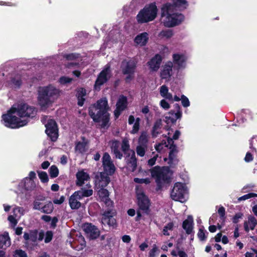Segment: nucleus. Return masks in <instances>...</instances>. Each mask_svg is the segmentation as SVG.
Masks as SVG:
<instances>
[{"label":"nucleus","instance_id":"nucleus-45","mask_svg":"<svg viewBox=\"0 0 257 257\" xmlns=\"http://www.w3.org/2000/svg\"><path fill=\"white\" fill-rule=\"evenodd\" d=\"M14 257H28L26 252L22 249H16L14 252Z\"/></svg>","mask_w":257,"mask_h":257},{"label":"nucleus","instance_id":"nucleus-22","mask_svg":"<svg viewBox=\"0 0 257 257\" xmlns=\"http://www.w3.org/2000/svg\"><path fill=\"white\" fill-rule=\"evenodd\" d=\"M173 63L171 62H168L163 68L161 72V77L162 79L169 80L172 75Z\"/></svg>","mask_w":257,"mask_h":257},{"label":"nucleus","instance_id":"nucleus-4","mask_svg":"<svg viewBox=\"0 0 257 257\" xmlns=\"http://www.w3.org/2000/svg\"><path fill=\"white\" fill-rule=\"evenodd\" d=\"M183 20V15L173 11L171 6L163 5L161 9V21L165 27H174L181 23Z\"/></svg>","mask_w":257,"mask_h":257},{"label":"nucleus","instance_id":"nucleus-37","mask_svg":"<svg viewBox=\"0 0 257 257\" xmlns=\"http://www.w3.org/2000/svg\"><path fill=\"white\" fill-rule=\"evenodd\" d=\"M44 232L43 230L38 231L34 230L33 231V242L36 240L42 241L44 237Z\"/></svg>","mask_w":257,"mask_h":257},{"label":"nucleus","instance_id":"nucleus-15","mask_svg":"<svg viewBox=\"0 0 257 257\" xmlns=\"http://www.w3.org/2000/svg\"><path fill=\"white\" fill-rule=\"evenodd\" d=\"M82 228L87 236L90 239H96L100 235L99 229L96 226L92 225L91 223H85Z\"/></svg>","mask_w":257,"mask_h":257},{"label":"nucleus","instance_id":"nucleus-27","mask_svg":"<svg viewBox=\"0 0 257 257\" xmlns=\"http://www.w3.org/2000/svg\"><path fill=\"white\" fill-rule=\"evenodd\" d=\"M120 145V144L118 141L113 140L111 142V151L116 159H121L123 157L122 153L119 150Z\"/></svg>","mask_w":257,"mask_h":257},{"label":"nucleus","instance_id":"nucleus-21","mask_svg":"<svg viewBox=\"0 0 257 257\" xmlns=\"http://www.w3.org/2000/svg\"><path fill=\"white\" fill-rule=\"evenodd\" d=\"M81 188L80 190L75 191L78 193V195H80L81 198L83 197H88L92 195L93 190L92 186L89 183H86V185L81 186Z\"/></svg>","mask_w":257,"mask_h":257},{"label":"nucleus","instance_id":"nucleus-64","mask_svg":"<svg viewBox=\"0 0 257 257\" xmlns=\"http://www.w3.org/2000/svg\"><path fill=\"white\" fill-rule=\"evenodd\" d=\"M253 158L251 154L249 152H247L245 156L244 161L246 162H249L252 161L253 160Z\"/></svg>","mask_w":257,"mask_h":257},{"label":"nucleus","instance_id":"nucleus-48","mask_svg":"<svg viewBox=\"0 0 257 257\" xmlns=\"http://www.w3.org/2000/svg\"><path fill=\"white\" fill-rule=\"evenodd\" d=\"M108 208H113V203L109 197L102 201Z\"/></svg>","mask_w":257,"mask_h":257},{"label":"nucleus","instance_id":"nucleus-47","mask_svg":"<svg viewBox=\"0 0 257 257\" xmlns=\"http://www.w3.org/2000/svg\"><path fill=\"white\" fill-rule=\"evenodd\" d=\"M72 81V79L68 77L63 76L60 78L59 82L62 84L69 83Z\"/></svg>","mask_w":257,"mask_h":257},{"label":"nucleus","instance_id":"nucleus-55","mask_svg":"<svg viewBox=\"0 0 257 257\" xmlns=\"http://www.w3.org/2000/svg\"><path fill=\"white\" fill-rule=\"evenodd\" d=\"M78 55L76 54L71 53L69 54H65L64 57L68 60H74L78 58Z\"/></svg>","mask_w":257,"mask_h":257},{"label":"nucleus","instance_id":"nucleus-20","mask_svg":"<svg viewBox=\"0 0 257 257\" xmlns=\"http://www.w3.org/2000/svg\"><path fill=\"white\" fill-rule=\"evenodd\" d=\"M125 159L128 167L132 172H134L136 170L137 165V161L135 151H130V153L126 155Z\"/></svg>","mask_w":257,"mask_h":257},{"label":"nucleus","instance_id":"nucleus-17","mask_svg":"<svg viewBox=\"0 0 257 257\" xmlns=\"http://www.w3.org/2000/svg\"><path fill=\"white\" fill-rule=\"evenodd\" d=\"M127 105V97L122 95H120L116 104V109L114 111L116 118L119 116L121 112L126 108Z\"/></svg>","mask_w":257,"mask_h":257},{"label":"nucleus","instance_id":"nucleus-8","mask_svg":"<svg viewBox=\"0 0 257 257\" xmlns=\"http://www.w3.org/2000/svg\"><path fill=\"white\" fill-rule=\"evenodd\" d=\"M138 210L137 211V220L140 219L142 213L148 214L150 212V201L144 193H139L137 194Z\"/></svg>","mask_w":257,"mask_h":257},{"label":"nucleus","instance_id":"nucleus-18","mask_svg":"<svg viewBox=\"0 0 257 257\" xmlns=\"http://www.w3.org/2000/svg\"><path fill=\"white\" fill-rule=\"evenodd\" d=\"M136 67V63L133 60H124L121 65V68L123 74H134Z\"/></svg>","mask_w":257,"mask_h":257},{"label":"nucleus","instance_id":"nucleus-53","mask_svg":"<svg viewBox=\"0 0 257 257\" xmlns=\"http://www.w3.org/2000/svg\"><path fill=\"white\" fill-rule=\"evenodd\" d=\"M169 92V89L167 86L164 85H162L160 89V93L162 97L165 96V95Z\"/></svg>","mask_w":257,"mask_h":257},{"label":"nucleus","instance_id":"nucleus-12","mask_svg":"<svg viewBox=\"0 0 257 257\" xmlns=\"http://www.w3.org/2000/svg\"><path fill=\"white\" fill-rule=\"evenodd\" d=\"M111 76L110 66L109 64H107L98 75L95 82L94 89L99 90L100 86L106 83L110 79Z\"/></svg>","mask_w":257,"mask_h":257},{"label":"nucleus","instance_id":"nucleus-25","mask_svg":"<svg viewBox=\"0 0 257 257\" xmlns=\"http://www.w3.org/2000/svg\"><path fill=\"white\" fill-rule=\"evenodd\" d=\"M161 62L162 58L161 56L157 54L148 62V64L151 71H157L160 68Z\"/></svg>","mask_w":257,"mask_h":257},{"label":"nucleus","instance_id":"nucleus-6","mask_svg":"<svg viewBox=\"0 0 257 257\" xmlns=\"http://www.w3.org/2000/svg\"><path fill=\"white\" fill-rule=\"evenodd\" d=\"M157 13V8L155 5L151 4L142 10L137 16L139 23H145L152 21L155 19Z\"/></svg>","mask_w":257,"mask_h":257},{"label":"nucleus","instance_id":"nucleus-59","mask_svg":"<svg viewBox=\"0 0 257 257\" xmlns=\"http://www.w3.org/2000/svg\"><path fill=\"white\" fill-rule=\"evenodd\" d=\"M140 129V124L138 123H134V124L133 127V129L131 131V133L133 134H135L138 132Z\"/></svg>","mask_w":257,"mask_h":257},{"label":"nucleus","instance_id":"nucleus-57","mask_svg":"<svg viewBox=\"0 0 257 257\" xmlns=\"http://www.w3.org/2000/svg\"><path fill=\"white\" fill-rule=\"evenodd\" d=\"M218 213L221 219L224 220L225 213V208L223 206L220 207L218 210Z\"/></svg>","mask_w":257,"mask_h":257},{"label":"nucleus","instance_id":"nucleus-23","mask_svg":"<svg viewBox=\"0 0 257 257\" xmlns=\"http://www.w3.org/2000/svg\"><path fill=\"white\" fill-rule=\"evenodd\" d=\"M80 195H78V193L75 192L69 198V204L72 209H78L81 207V203L79 202V200L81 199Z\"/></svg>","mask_w":257,"mask_h":257},{"label":"nucleus","instance_id":"nucleus-51","mask_svg":"<svg viewBox=\"0 0 257 257\" xmlns=\"http://www.w3.org/2000/svg\"><path fill=\"white\" fill-rule=\"evenodd\" d=\"M197 235L198 238L201 241L205 240L206 238L204 230L202 228H199Z\"/></svg>","mask_w":257,"mask_h":257},{"label":"nucleus","instance_id":"nucleus-31","mask_svg":"<svg viewBox=\"0 0 257 257\" xmlns=\"http://www.w3.org/2000/svg\"><path fill=\"white\" fill-rule=\"evenodd\" d=\"M149 40V35L147 32H144L138 35L135 38V43L141 46L146 45Z\"/></svg>","mask_w":257,"mask_h":257},{"label":"nucleus","instance_id":"nucleus-1","mask_svg":"<svg viewBox=\"0 0 257 257\" xmlns=\"http://www.w3.org/2000/svg\"><path fill=\"white\" fill-rule=\"evenodd\" d=\"M31 107L23 102L14 104L7 111V113L2 116L4 124L8 127L17 128L25 125L28 121L26 120H21V117H30Z\"/></svg>","mask_w":257,"mask_h":257},{"label":"nucleus","instance_id":"nucleus-41","mask_svg":"<svg viewBox=\"0 0 257 257\" xmlns=\"http://www.w3.org/2000/svg\"><path fill=\"white\" fill-rule=\"evenodd\" d=\"M249 226V228L251 230H253L257 224V221L256 218L253 216H249L248 217V221L246 222Z\"/></svg>","mask_w":257,"mask_h":257},{"label":"nucleus","instance_id":"nucleus-44","mask_svg":"<svg viewBox=\"0 0 257 257\" xmlns=\"http://www.w3.org/2000/svg\"><path fill=\"white\" fill-rule=\"evenodd\" d=\"M38 176L43 183L47 182L49 180L47 174L45 172H38Z\"/></svg>","mask_w":257,"mask_h":257},{"label":"nucleus","instance_id":"nucleus-5","mask_svg":"<svg viewBox=\"0 0 257 257\" xmlns=\"http://www.w3.org/2000/svg\"><path fill=\"white\" fill-rule=\"evenodd\" d=\"M152 176L155 178L156 182L159 189H161L165 183L170 182L171 173L168 167L161 168L155 166L150 170Z\"/></svg>","mask_w":257,"mask_h":257},{"label":"nucleus","instance_id":"nucleus-50","mask_svg":"<svg viewBox=\"0 0 257 257\" xmlns=\"http://www.w3.org/2000/svg\"><path fill=\"white\" fill-rule=\"evenodd\" d=\"M160 35L163 37L169 38L173 36V32L171 30L163 31L161 32Z\"/></svg>","mask_w":257,"mask_h":257},{"label":"nucleus","instance_id":"nucleus-7","mask_svg":"<svg viewBox=\"0 0 257 257\" xmlns=\"http://www.w3.org/2000/svg\"><path fill=\"white\" fill-rule=\"evenodd\" d=\"M42 121L46 127V133L53 142L58 138V128L55 121L48 116H43Z\"/></svg>","mask_w":257,"mask_h":257},{"label":"nucleus","instance_id":"nucleus-35","mask_svg":"<svg viewBox=\"0 0 257 257\" xmlns=\"http://www.w3.org/2000/svg\"><path fill=\"white\" fill-rule=\"evenodd\" d=\"M121 148L122 152L125 154H128V153H130V151H132L130 149V146L129 144V141L127 138H124L121 144Z\"/></svg>","mask_w":257,"mask_h":257},{"label":"nucleus","instance_id":"nucleus-24","mask_svg":"<svg viewBox=\"0 0 257 257\" xmlns=\"http://www.w3.org/2000/svg\"><path fill=\"white\" fill-rule=\"evenodd\" d=\"M76 185L77 186H82L84 184L85 181L87 182L90 180L89 174L83 170L79 171L76 173Z\"/></svg>","mask_w":257,"mask_h":257},{"label":"nucleus","instance_id":"nucleus-34","mask_svg":"<svg viewBox=\"0 0 257 257\" xmlns=\"http://www.w3.org/2000/svg\"><path fill=\"white\" fill-rule=\"evenodd\" d=\"M10 245V240L8 235H0V248H6Z\"/></svg>","mask_w":257,"mask_h":257},{"label":"nucleus","instance_id":"nucleus-29","mask_svg":"<svg viewBox=\"0 0 257 257\" xmlns=\"http://www.w3.org/2000/svg\"><path fill=\"white\" fill-rule=\"evenodd\" d=\"M173 58V62L175 65H177L178 69L185 67L186 58L184 55L175 54Z\"/></svg>","mask_w":257,"mask_h":257},{"label":"nucleus","instance_id":"nucleus-58","mask_svg":"<svg viewBox=\"0 0 257 257\" xmlns=\"http://www.w3.org/2000/svg\"><path fill=\"white\" fill-rule=\"evenodd\" d=\"M86 95V90L83 88H80L78 89L76 94L77 97H80L81 96L84 97Z\"/></svg>","mask_w":257,"mask_h":257},{"label":"nucleus","instance_id":"nucleus-49","mask_svg":"<svg viewBox=\"0 0 257 257\" xmlns=\"http://www.w3.org/2000/svg\"><path fill=\"white\" fill-rule=\"evenodd\" d=\"M181 100L182 102V104L184 107H186L190 105V102L189 101V99L185 95H182L181 96Z\"/></svg>","mask_w":257,"mask_h":257},{"label":"nucleus","instance_id":"nucleus-14","mask_svg":"<svg viewBox=\"0 0 257 257\" xmlns=\"http://www.w3.org/2000/svg\"><path fill=\"white\" fill-rule=\"evenodd\" d=\"M102 162L104 171V173L109 175H112L115 171V167L108 153L105 152L104 153L102 158Z\"/></svg>","mask_w":257,"mask_h":257},{"label":"nucleus","instance_id":"nucleus-43","mask_svg":"<svg viewBox=\"0 0 257 257\" xmlns=\"http://www.w3.org/2000/svg\"><path fill=\"white\" fill-rule=\"evenodd\" d=\"M174 227L173 222L168 223L164 227L163 230V234L165 235L169 236L170 234L168 233V230H172Z\"/></svg>","mask_w":257,"mask_h":257},{"label":"nucleus","instance_id":"nucleus-32","mask_svg":"<svg viewBox=\"0 0 257 257\" xmlns=\"http://www.w3.org/2000/svg\"><path fill=\"white\" fill-rule=\"evenodd\" d=\"M169 116H165V121L166 123H174L176 122L177 119H179L181 117L180 113L175 112L174 110H171L169 112Z\"/></svg>","mask_w":257,"mask_h":257},{"label":"nucleus","instance_id":"nucleus-9","mask_svg":"<svg viewBox=\"0 0 257 257\" xmlns=\"http://www.w3.org/2000/svg\"><path fill=\"white\" fill-rule=\"evenodd\" d=\"M166 147L168 148L170 151L168 158H164V161H168V164L170 167H174L178 163V160L177 158V154L178 153L177 147L174 144V141H172V139L169 137L168 138V144L166 145Z\"/></svg>","mask_w":257,"mask_h":257},{"label":"nucleus","instance_id":"nucleus-2","mask_svg":"<svg viewBox=\"0 0 257 257\" xmlns=\"http://www.w3.org/2000/svg\"><path fill=\"white\" fill-rule=\"evenodd\" d=\"M108 109L107 99L102 98L89 107V114L94 121L100 122L101 127L105 128L109 119L107 113Z\"/></svg>","mask_w":257,"mask_h":257},{"label":"nucleus","instance_id":"nucleus-42","mask_svg":"<svg viewBox=\"0 0 257 257\" xmlns=\"http://www.w3.org/2000/svg\"><path fill=\"white\" fill-rule=\"evenodd\" d=\"M147 147H144L143 146L139 145L137 146V149H136V151H137V154L141 157L144 156L145 153H146V150L147 149Z\"/></svg>","mask_w":257,"mask_h":257},{"label":"nucleus","instance_id":"nucleus-60","mask_svg":"<svg viewBox=\"0 0 257 257\" xmlns=\"http://www.w3.org/2000/svg\"><path fill=\"white\" fill-rule=\"evenodd\" d=\"M165 144V145L167 144L166 142H164V143L163 142L162 143H160L157 145L155 146V149L158 153H161L163 149V145Z\"/></svg>","mask_w":257,"mask_h":257},{"label":"nucleus","instance_id":"nucleus-3","mask_svg":"<svg viewBox=\"0 0 257 257\" xmlns=\"http://www.w3.org/2000/svg\"><path fill=\"white\" fill-rule=\"evenodd\" d=\"M61 91L52 85L40 87L38 100L41 107H47L53 103L60 96Z\"/></svg>","mask_w":257,"mask_h":257},{"label":"nucleus","instance_id":"nucleus-13","mask_svg":"<svg viewBox=\"0 0 257 257\" xmlns=\"http://www.w3.org/2000/svg\"><path fill=\"white\" fill-rule=\"evenodd\" d=\"M186 190L183 185L180 183H176L171 193L172 199L183 202L185 201Z\"/></svg>","mask_w":257,"mask_h":257},{"label":"nucleus","instance_id":"nucleus-30","mask_svg":"<svg viewBox=\"0 0 257 257\" xmlns=\"http://www.w3.org/2000/svg\"><path fill=\"white\" fill-rule=\"evenodd\" d=\"M182 227L185 230L186 233L190 234L192 233L193 228V219L192 216H188L182 224Z\"/></svg>","mask_w":257,"mask_h":257},{"label":"nucleus","instance_id":"nucleus-19","mask_svg":"<svg viewBox=\"0 0 257 257\" xmlns=\"http://www.w3.org/2000/svg\"><path fill=\"white\" fill-rule=\"evenodd\" d=\"M29 177L24 179L19 184V190L22 193L24 191L31 190L32 188V171L29 172Z\"/></svg>","mask_w":257,"mask_h":257},{"label":"nucleus","instance_id":"nucleus-61","mask_svg":"<svg viewBox=\"0 0 257 257\" xmlns=\"http://www.w3.org/2000/svg\"><path fill=\"white\" fill-rule=\"evenodd\" d=\"M160 105L165 109H168L170 107L169 104L164 99L160 101Z\"/></svg>","mask_w":257,"mask_h":257},{"label":"nucleus","instance_id":"nucleus-39","mask_svg":"<svg viewBox=\"0 0 257 257\" xmlns=\"http://www.w3.org/2000/svg\"><path fill=\"white\" fill-rule=\"evenodd\" d=\"M98 194L101 201L109 197V195L108 190L104 188H100L98 191Z\"/></svg>","mask_w":257,"mask_h":257},{"label":"nucleus","instance_id":"nucleus-28","mask_svg":"<svg viewBox=\"0 0 257 257\" xmlns=\"http://www.w3.org/2000/svg\"><path fill=\"white\" fill-rule=\"evenodd\" d=\"M172 8L173 11L176 12L186 8L187 2L185 0H174L172 3H166Z\"/></svg>","mask_w":257,"mask_h":257},{"label":"nucleus","instance_id":"nucleus-46","mask_svg":"<svg viewBox=\"0 0 257 257\" xmlns=\"http://www.w3.org/2000/svg\"><path fill=\"white\" fill-rule=\"evenodd\" d=\"M257 197V194L253 193H250L247 194H245L240 197H239L238 200L239 201H242V200H245L246 199H248L249 198H252V197Z\"/></svg>","mask_w":257,"mask_h":257},{"label":"nucleus","instance_id":"nucleus-52","mask_svg":"<svg viewBox=\"0 0 257 257\" xmlns=\"http://www.w3.org/2000/svg\"><path fill=\"white\" fill-rule=\"evenodd\" d=\"M53 238V233L51 231H48L46 233V237L45 238V242L49 243L50 242Z\"/></svg>","mask_w":257,"mask_h":257},{"label":"nucleus","instance_id":"nucleus-63","mask_svg":"<svg viewBox=\"0 0 257 257\" xmlns=\"http://www.w3.org/2000/svg\"><path fill=\"white\" fill-rule=\"evenodd\" d=\"M243 214L241 213H238L236 214L233 218V222L236 223L238 222L239 219L241 218Z\"/></svg>","mask_w":257,"mask_h":257},{"label":"nucleus","instance_id":"nucleus-40","mask_svg":"<svg viewBox=\"0 0 257 257\" xmlns=\"http://www.w3.org/2000/svg\"><path fill=\"white\" fill-rule=\"evenodd\" d=\"M49 173L50 177L52 178H54L58 176L59 170L58 168L56 166L52 165L49 169Z\"/></svg>","mask_w":257,"mask_h":257},{"label":"nucleus","instance_id":"nucleus-10","mask_svg":"<svg viewBox=\"0 0 257 257\" xmlns=\"http://www.w3.org/2000/svg\"><path fill=\"white\" fill-rule=\"evenodd\" d=\"M116 214V211L114 208H109L104 211L101 214L102 224L115 227L116 225V221L114 218Z\"/></svg>","mask_w":257,"mask_h":257},{"label":"nucleus","instance_id":"nucleus-36","mask_svg":"<svg viewBox=\"0 0 257 257\" xmlns=\"http://www.w3.org/2000/svg\"><path fill=\"white\" fill-rule=\"evenodd\" d=\"M149 136L146 132H143L139 139V145L144 147H148Z\"/></svg>","mask_w":257,"mask_h":257},{"label":"nucleus","instance_id":"nucleus-26","mask_svg":"<svg viewBox=\"0 0 257 257\" xmlns=\"http://www.w3.org/2000/svg\"><path fill=\"white\" fill-rule=\"evenodd\" d=\"M81 139V141L77 142L75 143V150L79 153L82 154L85 152L88 149V141L84 137H82Z\"/></svg>","mask_w":257,"mask_h":257},{"label":"nucleus","instance_id":"nucleus-11","mask_svg":"<svg viewBox=\"0 0 257 257\" xmlns=\"http://www.w3.org/2000/svg\"><path fill=\"white\" fill-rule=\"evenodd\" d=\"M45 197L40 196L37 198L33 202V208L40 211L42 213L50 214L54 210V206L52 202L49 201L44 204L42 201L45 200Z\"/></svg>","mask_w":257,"mask_h":257},{"label":"nucleus","instance_id":"nucleus-16","mask_svg":"<svg viewBox=\"0 0 257 257\" xmlns=\"http://www.w3.org/2000/svg\"><path fill=\"white\" fill-rule=\"evenodd\" d=\"M109 174L104 172H100L95 177V184L97 188L105 187L110 182Z\"/></svg>","mask_w":257,"mask_h":257},{"label":"nucleus","instance_id":"nucleus-54","mask_svg":"<svg viewBox=\"0 0 257 257\" xmlns=\"http://www.w3.org/2000/svg\"><path fill=\"white\" fill-rule=\"evenodd\" d=\"M134 181L136 183H140V184L145 183V184H149V183H150V180L148 178H147V179H140V178H136L134 179Z\"/></svg>","mask_w":257,"mask_h":257},{"label":"nucleus","instance_id":"nucleus-62","mask_svg":"<svg viewBox=\"0 0 257 257\" xmlns=\"http://www.w3.org/2000/svg\"><path fill=\"white\" fill-rule=\"evenodd\" d=\"M157 250L158 247L156 244H154L149 252V256L155 257Z\"/></svg>","mask_w":257,"mask_h":257},{"label":"nucleus","instance_id":"nucleus-38","mask_svg":"<svg viewBox=\"0 0 257 257\" xmlns=\"http://www.w3.org/2000/svg\"><path fill=\"white\" fill-rule=\"evenodd\" d=\"M11 83L14 85L16 88H19L22 83V79L21 77L17 75L14 77H12L11 80Z\"/></svg>","mask_w":257,"mask_h":257},{"label":"nucleus","instance_id":"nucleus-56","mask_svg":"<svg viewBox=\"0 0 257 257\" xmlns=\"http://www.w3.org/2000/svg\"><path fill=\"white\" fill-rule=\"evenodd\" d=\"M13 227H15L18 223V221L15 217L13 215H9L8 218Z\"/></svg>","mask_w":257,"mask_h":257},{"label":"nucleus","instance_id":"nucleus-33","mask_svg":"<svg viewBox=\"0 0 257 257\" xmlns=\"http://www.w3.org/2000/svg\"><path fill=\"white\" fill-rule=\"evenodd\" d=\"M162 125V121L161 119H158L155 122L152 130V135L153 137L156 138L159 134L161 133V130Z\"/></svg>","mask_w":257,"mask_h":257}]
</instances>
